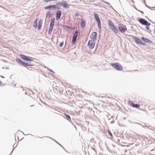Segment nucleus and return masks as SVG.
<instances>
[{
  "label": "nucleus",
  "instance_id": "nucleus-12",
  "mask_svg": "<svg viewBox=\"0 0 155 155\" xmlns=\"http://www.w3.org/2000/svg\"><path fill=\"white\" fill-rule=\"evenodd\" d=\"M61 15V11L58 10L56 13V20L58 21Z\"/></svg>",
  "mask_w": 155,
  "mask_h": 155
},
{
  "label": "nucleus",
  "instance_id": "nucleus-26",
  "mask_svg": "<svg viewBox=\"0 0 155 155\" xmlns=\"http://www.w3.org/2000/svg\"><path fill=\"white\" fill-rule=\"evenodd\" d=\"M108 133L109 135L112 137V133L110 132V131L108 130Z\"/></svg>",
  "mask_w": 155,
  "mask_h": 155
},
{
  "label": "nucleus",
  "instance_id": "nucleus-2",
  "mask_svg": "<svg viewBox=\"0 0 155 155\" xmlns=\"http://www.w3.org/2000/svg\"><path fill=\"white\" fill-rule=\"evenodd\" d=\"M108 25L110 28L115 34H117L118 32L117 29L114 26L113 22L109 20L108 21Z\"/></svg>",
  "mask_w": 155,
  "mask_h": 155
},
{
  "label": "nucleus",
  "instance_id": "nucleus-13",
  "mask_svg": "<svg viewBox=\"0 0 155 155\" xmlns=\"http://www.w3.org/2000/svg\"><path fill=\"white\" fill-rule=\"evenodd\" d=\"M42 20L41 19H40L39 20L38 23V30H40L41 28L42 25Z\"/></svg>",
  "mask_w": 155,
  "mask_h": 155
},
{
  "label": "nucleus",
  "instance_id": "nucleus-8",
  "mask_svg": "<svg viewBox=\"0 0 155 155\" xmlns=\"http://www.w3.org/2000/svg\"><path fill=\"white\" fill-rule=\"evenodd\" d=\"M97 37V33L95 32H93L91 35L90 38L93 40L96 41Z\"/></svg>",
  "mask_w": 155,
  "mask_h": 155
},
{
  "label": "nucleus",
  "instance_id": "nucleus-17",
  "mask_svg": "<svg viewBox=\"0 0 155 155\" xmlns=\"http://www.w3.org/2000/svg\"><path fill=\"white\" fill-rule=\"evenodd\" d=\"M142 39L143 41L147 43H150L151 42L150 40L148 39L145 38L144 37H142Z\"/></svg>",
  "mask_w": 155,
  "mask_h": 155
},
{
  "label": "nucleus",
  "instance_id": "nucleus-19",
  "mask_svg": "<svg viewBox=\"0 0 155 155\" xmlns=\"http://www.w3.org/2000/svg\"><path fill=\"white\" fill-rule=\"evenodd\" d=\"M22 65L24 66H33V64H28L27 63H25V62H24L23 63V64Z\"/></svg>",
  "mask_w": 155,
  "mask_h": 155
},
{
  "label": "nucleus",
  "instance_id": "nucleus-27",
  "mask_svg": "<svg viewBox=\"0 0 155 155\" xmlns=\"http://www.w3.org/2000/svg\"><path fill=\"white\" fill-rule=\"evenodd\" d=\"M75 15L76 16H78L79 15L78 14V13H76Z\"/></svg>",
  "mask_w": 155,
  "mask_h": 155
},
{
  "label": "nucleus",
  "instance_id": "nucleus-28",
  "mask_svg": "<svg viewBox=\"0 0 155 155\" xmlns=\"http://www.w3.org/2000/svg\"><path fill=\"white\" fill-rule=\"evenodd\" d=\"M2 83L1 81L0 80V85H2Z\"/></svg>",
  "mask_w": 155,
  "mask_h": 155
},
{
  "label": "nucleus",
  "instance_id": "nucleus-21",
  "mask_svg": "<svg viewBox=\"0 0 155 155\" xmlns=\"http://www.w3.org/2000/svg\"><path fill=\"white\" fill-rule=\"evenodd\" d=\"M140 106V105L137 104H135L132 107H135L136 108H139Z\"/></svg>",
  "mask_w": 155,
  "mask_h": 155
},
{
  "label": "nucleus",
  "instance_id": "nucleus-10",
  "mask_svg": "<svg viewBox=\"0 0 155 155\" xmlns=\"http://www.w3.org/2000/svg\"><path fill=\"white\" fill-rule=\"evenodd\" d=\"M139 22H140V23L143 25H150V23H149V24H148V22L145 20L143 19H140L139 20Z\"/></svg>",
  "mask_w": 155,
  "mask_h": 155
},
{
  "label": "nucleus",
  "instance_id": "nucleus-1",
  "mask_svg": "<svg viewBox=\"0 0 155 155\" xmlns=\"http://www.w3.org/2000/svg\"><path fill=\"white\" fill-rule=\"evenodd\" d=\"M110 65L114 69L119 71H121L123 69L122 65L118 62L110 63Z\"/></svg>",
  "mask_w": 155,
  "mask_h": 155
},
{
  "label": "nucleus",
  "instance_id": "nucleus-22",
  "mask_svg": "<svg viewBox=\"0 0 155 155\" xmlns=\"http://www.w3.org/2000/svg\"><path fill=\"white\" fill-rule=\"evenodd\" d=\"M64 115L68 118V120L69 121H70L71 120V118L70 116L67 114H64Z\"/></svg>",
  "mask_w": 155,
  "mask_h": 155
},
{
  "label": "nucleus",
  "instance_id": "nucleus-11",
  "mask_svg": "<svg viewBox=\"0 0 155 155\" xmlns=\"http://www.w3.org/2000/svg\"><path fill=\"white\" fill-rule=\"evenodd\" d=\"M60 4L65 8H68L69 7L68 4L65 1H63Z\"/></svg>",
  "mask_w": 155,
  "mask_h": 155
},
{
  "label": "nucleus",
  "instance_id": "nucleus-4",
  "mask_svg": "<svg viewBox=\"0 0 155 155\" xmlns=\"http://www.w3.org/2000/svg\"><path fill=\"white\" fill-rule=\"evenodd\" d=\"M94 16L95 19L97 21L98 24V27L99 28H101V23L100 19L98 15L95 13H94Z\"/></svg>",
  "mask_w": 155,
  "mask_h": 155
},
{
  "label": "nucleus",
  "instance_id": "nucleus-18",
  "mask_svg": "<svg viewBox=\"0 0 155 155\" xmlns=\"http://www.w3.org/2000/svg\"><path fill=\"white\" fill-rule=\"evenodd\" d=\"M16 61L18 63L23 64V62L21 59H16Z\"/></svg>",
  "mask_w": 155,
  "mask_h": 155
},
{
  "label": "nucleus",
  "instance_id": "nucleus-15",
  "mask_svg": "<svg viewBox=\"0 0 155 155\" xmlns=\"http://www.w3.org/2000/svg\"><path fill=\"white\" fill-rule=\"evenodd\" d=\"M86 25V22L85 21L81 19V27L84 28L85 27Z\"/></svg>",
  "mask_w": 155,
  "mask_h": 155
},
{
  "label": "nucleus",
  "instance_id": "nucleus-5",
  "mask_svg": "<svg viewBox=\"0 0 155 155\" xmlns=\"http://www.w3.org/2000/svg\"><path fill=\"white\" fill-rule=\"evenodd\" d=\"M55 21V19L54 18H52L51 20V21L50 24V26L48 30V33L50 34V32H51L52 31L53 26L54 25V21Z\"/></svg>",
  "mask_w": 155,
  "mask_h": 155
},
{
  "label": "nucleus",
  "instance_id": "nucleus-25",
  "mask_svg": "<svg viewBox=\"0 0 155 155\" xmlns=\"http://www.w3.org/2000/svg\"><path fill=\"white\" fill-rule=\"evenodd\" d=\"M149 25H147L146 27V28L148 30H150Z\"/></svg>",
  "mask_w": 155,
  "mask_h": 155
},
{
  "label": "nucleus",
  "instance_id": "nucleus-9",
  "mask_svg": "<svg viewBox=\"0 0 155 155\" xmlns=\"http://www.w3.org/2000/svg\"><path fill=\"white\" fill-rule=\"evenodd\" d=\"M21 58L23 60H25L28 61H32L33 60L30 58L29 57L23 54H20V55Z\"/></svg>",
  "mask_w": 155,
  "mask_h": 155
},
{
  "label": "nucleus",
  "instance_id": "nucleus-24",
  "mask_svg": "<svg viewBox=\"0 0 155 155\" xmlns=\"http://www.w3.org/2000/svg\"><path fill=\"white\" fill-rule=\"evenodd\" d=\"M63 44H64V42L63 41H61L59 45V46L60 47H62L63 46Z\"/></svg>",
  "mask_w": 155,
  "mask_h": 155
},
{
  "label": "nucleus",
  "instance_id": "nucleus-20",
  "mask_svg": "<svg viewBox=\"0 0 155 155\" xmlns=\"http://www.w3.org/2000/svg\"><path fill=\"white\" fill-rule=\"evenodd\" d=\"M128 104L130 106L132 107H133V106L134 105V103L130 101H129Z\"/></svg>",
  "mask_w": 155,
  "mask_h": 155
},
{
  "label": "nucleus",
  "instance_id": "nucleus-16",
  "mask_svg": "<svg viewBox=\"0 0 155 155\" xmlns=\"http://www.w3.org/2000/svg\"><path fill=\"white\" fill-rule=\"evenodd\" d=\"M37 21L38 19H37L35 20L34 22V24L33 25V26L35 28H36L38 26L37 24Z\"/></svg>",
  "mask_w": 155,
  "mask_h": 155
},
{
  "label": "nucleus",
  "instance_id": "nucleus-3",
  "mask_svg": "<svg viewBox=\"0 0 155 155\" xmlns=\"http://www.w3.org/2000/svg\"><path fill=\"white\" fill-rule=\"evenodd\" d=\"M95 45V41L93 40L92 39L90 40L89 41L88 46L89 48L90 49L93 48Z\"/></svg>",
  "mask_w": 155,
  "mask_h": 155
},
{
  "label": "nucleus",
  "instance_id": "nucleus-23",
  "mask_svg": "<svg viewBox=\"0 0 155 155\" xmlns=\"http://www.w3.org/2000/svg\"><path fill=\"white\" fill-rule=\"evenodd\" d=\"M136 42L137 43H140V40L138 38H136Z\"/></svg>",
  "mask_w": 155,
  "mask_h": 155
},
{
  "label": "nucleus",
  "instance_id": "nucleus-29",
  "mask_svg": "<svg viewBox=\"0 0 155 155\" xmlns=\"http://www.w3.org/2000/svg\"><path fill=\"white\" fill-rule=\"evenodd\" d=\"M140 12L143 13V12L142 11H140Z\"/></svg>",
  "mask_w": 155,
  "mask_h": 155
},
{
  "label": "nucleus",
  "instance_id": "nucleus-6",
  "mask_svg": "<svg viewBox=\"0 0 155 155\" xmlns=\"http://www.w3.org/2000/svg\"><path fill=\"white\" fill-rule=\"evenodd\" d=\"M118 26V29L119 31L121 32H124L127 30V28L125 25H119Z\"/></svg>",
  "mask_w": 155,
  "mask_h": 155
},
{
  "label": "nucleus",
  "instance_id": "nucleus-14",
  "mask_svg": "<svg viewBox=\"0 0 155 155\" xmlns=\"http://www.w3.org/2000/svg\"><path fill=\"white\" fill-rule=\"evenodd\" d=\"M55 7L56 6L55 5H51L45 7V9H54Z\"/></svg>",
  "mask_w": 155,
  "mask_h": 155
},
{
  "label": "nucleus",
  "instance_id": "nucleus-7",
  "mask_svg": "<svg viewBox=\"0 0 155 155\" xmlns=\"http://www.w3.org/2000/svg\"><path fill=\"white\" fill-rule=\"evenodd\" d=\"M78 36V32L77 30L76 31L73 35L72 40L71 42V44L72 45H74L75 43Z\"/></svg>",
  "mask_w": 155,
  "mask_h": 155
}]
</instances>
